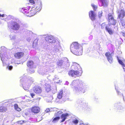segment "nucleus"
<instances>
[{"label": "nucleus", "instance_id": "5701e85b", "mask_svg": "<svg viewBox=\"0 0 125 125\" xmlns=\"http://www.w3.org/2000/svg\"><path fill=\"white\" fill-rule=\"evenodd\" d=\"M40 111V108L38 106H35L32 107L31 109V111L32 112L34 113H38Z\"/></svg>", "mask_w": 125, "mask_h": 125}, {"label": "nucleus", "instance_id": "39448f33", "mask_svg": "<svg viewBox=\"0 0 125 125\" xmlns=\"http://www.w3.org/2000/svg\"><path fill=\"white\" fill-rule=\"evenodd\" d=\"M20 21L18 19L11 21L8 23V27L13 30L18 31L20 27Z\"/></svg>", "mask_w": 125, "mask_h": 125}, {"label": "nucleus", "instance_id": "9b49d317", "mask_svg": "<svg viewBox=\"0 0 125 125\" xmlns=\"http://www.w3.org/2000/svg\"><path fill=\"white\" fill-rule=\"evenodd\" d=\"M61 49V47L60 42L57 41L54 44L53 51L56 52H59Z\"/></svg>", "mask_w": 125, "mask_h": 125}, {"label": "nucleus", "instance_id": "6ab92c4d", "mask_svg": "<svg viewBox=\"0 0 125 125\" xmlns=\"http://www.w3.org/2000/svg\"><path fill=\"white\" fill-rule=\"evenodd\" d=\"M24 53L22 52H18L15 53L14 55L15 57L18 59H20L23 57Z\"/></svg>", "mask_w": 125, "mask_h": 125}, {"label": "nucleus", "instance_id": "603ef678", "mask_svg": "<svg viewBox=\"0 0 125 125\" xmlns=\"http://www.w3.org/2000/svg\"><path fill=\"white\" fill-rule=\"evenodd\" d=\"M124 70V71L125 72V66L124 64L122 66Z\"/></svg>", "mask_w": 125, "mask_h": 125}, {"label": "nucleus", "instance_id": "09e8293b", "mask_svg": "<svg viewBox=\"0 0 125 125\" xmlns=\"http://www.w3.org/2000/svg\"><path fill=\"white\" fill-rule=\"evenodd\" d=\"M30 73H33L35 72V70L32 69H30Z\"/></svg>", "mask_w": 125, "mask_h": 125}, {"label": "nucleus", "instance_id": "2f4dec72", "mask_svg": "<svg viewBox=\"0 0 125 125\" xmlns=\"http://www.w3.org/2000/svg\"><path fill=\"white\" fill-rule=\"evenodd\" d=\"M41 46L43 48L46 49L47 48L48 45L47 44L46 42H44L41 45Z\"/></svg>", "mask_w": 125, "mask_h": 125}, {"label": "nucleus", "instance_id": "37998d69", "mask_svg": "<svg viewBox=\"0 0 125 125\" xmlns=\"http://www.w3.org/2000/svg\"><path fill=\"white\" fill-rule=\"evenodd\" d=\"M37 0H29V2L31 4H34L35 1Z\"/></svg>", "mask_w": 125, "mask_h": 125}, {"label": "nucleus", "instance_id": "680f3d73", "mask_svg": "<svg viewBox=\"0 0 125 125\" xmlns=\"http://www.w3.org/2000/svg\"><path fill=\"white\" fill-rule=\"evenodd\" d=\"M123 36H124V34H123Z\"/></svg>", "mask_w": 125, "mask_h": 125}, {"label": "nucleus", "instance_id": "4c0bfd02", "mask_svg": "<svg viewBox=\"0 0 125 125\" xmlns=\"http://www.w3.org/2000/svg\"><path fill=\"white\" fill-rule=\"evenodd\" d=\"M117 60L118 61V62L122 66L124 65V63L121 60H120L119 59L118 56L117 57Z\"/></svg>", "mask_w": 125, "mask_h": 125}, {"label": "nucleus", "instance_id": "20e7f679", "mask_svg": "<svg viewBox=\"0 0 125 125\" xmlns=\"http://www.w3.org/2000/svg\"><path fill=\"white\" fill-rule=\"evenodd\" d=\"M33 79L32 78L29 77L27 78L21 79L20 82L22 83V85L24 89L27 91H29L31 85L33 82Z\"/></svg>", "mask_w": 125, "mask_h": 125}, {"label": "nucleus", "instance_id": "72a5a7b5", "mask_svg": "<svg viewBox=\"0 0 125 125\" xmlns=\"http://www.w3.org/2000/svg\"><path fill=\"white\" fill-rule=\"evenodd\" d=\"M79 122L78 120L77 119H74L72 121V125H77Z\"/></svg>", "mask_w": 125, "mask_h": 125}, {"label": "nucleus", "instance_id": "58836bf2", "mask_svg": "<svg viewBox=\"0 0 125 125\" xmlns=\"http://www.w3.org/2000/svg\"><path fill=\"white\" fill-rule=\"evenodd\" d=\"M13 67L11 65H10L9 64L8 65L7 67V68L9 70L11 71L13 69Z\"/></svg>", "mask_w": 125, "mask_h": 125}, {"label": "nucleus", "instance_id": "f257e3e1", "mask_svg": "<svg viewBox=\"0 0 125 125\" xmlns=\"http://www.w3.org/2000/svg\"><path fill=\"white\" fill-rule=\"evenodd\" d=\"M70 86L73 88L75 93L77 94L84 93L88 88L85 83L78 79L73 81Z\"/></svg>", "mask_w": 125, "mask_h": 125}, {"label": "nucleus", "instance_id": "13d9d810", "mask_svg": "<svg viewBox=\"0 0 125 125\" xmlns=\"http://www.w3.org/2000/svg\"><path fill=\"white\" fill-rule=\"evenodd\" d=\"M51 99H52V96H51Z\"/></svg>", "mask_w": 125, "mask_h": 125}, {"label": "nucleus", "instance_id": "cd10ccee", "mask_svg": "<svg viewBox=\"0 0 125 125\" xmlns=\"http://www.w3.org/2000/svg\"><path fill=\"white\" fill-rule=\"evenodd\" d=\"M118 21L119 23L121 24L122 26L124 27V28L125 27V21L124 20H119Z\"/></svg>", "mask_w": 125, "mask_h": 125}, {"label": "nucleus", "instance_id": "393cba45", "mask_svg": "<svg viewBox=\"0 0 125 125\" xmlns=\"http://www.w3.org/2000/svg\"><path fill=\"white\" fill-rule=\"evenodd\" d=\"M110 26V24H107L105 22L102 23L101 24V27L102 29H105L106 30L108 27H109Z\"/></svg>", "mask_w": 125, "mask_h": 125}, {"label": "nucleus", "instance_id": "f03ea898", "mask_svg": "<svg viewBox=\"0 0 125 125\" xmlns=\"http://www.w3.org/2000/svg\"><path fill=\"white\" fill-rule=\"evenodd\" d=\"M0 51V57L2 62L3 66H5L7 65L8 60L11 57L9 53H7V49L4 46L1 47Z\"/></svg>", "mask_w": 125, "mask_h": 125}, {"label": "nucleus", "instance_id": "dca6fc26", "mask_svg": "<svg viewBox=\"0 0 125 125\" xmlns=\"http://www.w3.org/2000/svg\"><path fill=\"white\" fill-rule=\"evenodd\" d=\"M77 103L80 104V106L81 108H85L88 106L87 103H85V101H82L80 99L78 100Z\"/></svg>", "mask_w": 125, "mask_h": 125}, {"label": "nucleus", "instance_id": "c9c22d12", "mask_svg": "<svg viewBox=\"0 0 125 125\" xmlns=\"http://www.w3.org/2000/svg\"><path fill=\"white\" fill-rule=\"evenodd\" d=\"M14 107L15 109L17 111H20L21 110V109L18 107V105L17 104H14Z\"/></svg>", "mask_w": 125, "mask_h": 125}, {"label": "nucleus", "instance_id": "e2e57ef3", "mask_svg": "<svg viewBox=\"0 0 125 125\" xmlns=\"http://www.w3.org/2000/svg\"><path fill=\"white\" fill-rule=\"evenodd\" d=\"M33 15H32L31 16H32Z\"/></svg>", "mask_w": 125, "mask_h": 125}, {"label": "nucleus", "instance_id": "b1692460", "mask_svg": "<svg viewBox=\"0 0 125 125\" xmlns=\"http://www.w3.org/2000/svg\"><path fill=\"white\" fill-rule=\"evenodd\" d=\"M27 65V66L31 69L32 68L34 67V63L32 61H29L28 62Z\"/></svg>", "mask_w": 125, "mask_h": 125}, {"label": "nucleus", "instance_id": "a878e982", "mask_svg": "<svg viewBox=\"0 0 125 125\" xmlns=\"http://www.w3.org/2000/svg\"><path fill=\"white\" fill-rule=\"evenodd\" d=\"M106 31L111 35H112L114 32V31L111 28L110 26L107 28Z\"/></svg>", "mask_w": 125, "mask_h": 125}, {"label": "nucleus", "instance_id": "2eb2a0df", "mask_svg": "<svg viewBox=\"0 0 125 125\" xmlns=\"http://www.w3.org/2000/svg\"><path fill=\"white\" fill-rule=\"evenodd\" d=\"M108 0H99V4L100 6L106 7L108 6Z\"/></svg>", "mask_w": 125, "mask_h": 125}, {"label": "nucleus", "instance_id": "79ce46f5", "mask_svg": "<svg viewBox=\"0 0 125 125\" xmlns=\"http://www.w3.org/2000/svg\"><path fill=\"white\" fill-rule=\"evenodd\" d=\"M115 89L116 90L118 95H121L122 94V96H123V95L122 94H121L120 92L118 91V89H117L116 86H115Z\"/></svg>", "mask_w": 125, "mask_h": 125}, {"label": "nucleus", "instance_id": "864d4df0", "mask_svg": "<svg viewBox=\"0 0 125 125\" xmlns=\"http://www.w3.org/2000/svg\"><path fill=\"white\" fill-rule=\"evenodd\" d=\"M4 14H2L1 15L0 14V17H4Z\"/></svg>", "mask_w": 125, "mask_h": 125}, {"label": "nucleus", "instance_id": "bf43d9fd", "mask_svg": "<svg viewBox=\"0 0 125 125\" xmlns=\"http://www.w3.org/2000/svg\"><path fill=\"white\" fill-rule=\"evenodd\" d=\"M17 64H20V63H17Z\"/></svg>", "mask_w": 125, "mask_h": 125}, {"label": "nucleus", "instance_id": "e433bc0d", "mask_svg": "<svg viewBox=\"0 0 125 125\" xmlns=\"http://www.w3.org/2000/svg\"><path fill=\"white\" fill-rule=\"evenodd\" d=\"M113 13H110L108 14V18L109 21L114 18L113 16Z\"/></svg>", "mask_w": 125, "mask_h": 125}, {"label": "nucleus", "instance_id": "c85d7f7f", "mask_svg": "<svg viewBox=\"0 0 125 125\" xmlns=\"http://www.w3.org/2000/svg\"><path fill=\"white\" fill-rule=\"evenodd\" d=\"M7 110V108L5 107L2 106L0 107V112H5Z\"/></svg>", "mask_w": 125, "mask_h": 125}, {"label": "nucleus", "instance_id": "1a4fd4ad", "mask_svg": "<svg viewBox=\"0 0 125 125\" xmlns=\"http://www.w3.org/2000/svg\"><path fill=\"white\" fill-rule=\"evenodd\" d=\"M41 84L43 85L46 91L48 92L51 91V86L50 83L51 82L50 81H47V80H42L41 82Z\"/></svg>", "mask_w": 125, "mask_h": 125}, {"label": "nucleus", "instance_id": "ea45409f", "mask_svg": "<svg viewBox=\"0 0 125 125\" xmlns=\"http://www.w3.org/2000/svg\"><path fill=\"white\" fill-rule=\"evenodd\" d=\"M91 6L93 8L94 10H96V9H97V5H95L94 4H91Z\"/></svg>", "mask_w": 125, "mask_h": 125}, {"label": "nucleus", "instance_id": "4be33fe9", "mask_svg": "<svg viewBox=\"0 0 125 125\" xmlns=\"http://www.w3.org/2000/svg\"><path fill=\"white\" fill-rule=\"evenodd\" d=\"M63 93V91L62 90H61L57 94V98L56 99V100L55 101V102H59L58 100V99H61L62 97Z\"/></svg>", "mask_w": 125, "mask_h": 125}, {"label": "nucleus", "instance_id": "7c9ffc66", "mask_svg": "<svg viewBox=\"0 0 125 125\" xmlns=\"http://www.w3.org/2000/svg\"><path fill=\"white\" fill-rule=\"evenodd\" d=\"M21 11L23 13H28L29 12L28 10L25 9V8H22Z\"/></svg>", "mask_w": 125, "mask_h": 125}, {"label": "nucleus", "instance_id": "0eeeda50", "mask_svg": "<svg viewBox=\"0 0 125 125\" xmlns=\"http://www.w3.org/2000/svg\"><path fill=\"white\" fill-rule=\"evenodd\" d=\"M36 1V0L35 1V2ZM37 2H36V4L35 3L34 4H32L35 5H34V7H31L32 11L34 10L35 11V10L36 11H37L36 12L40 11L42 7V2L40 0H37Z\"/></svg>", "mask_w": 125, "mask_h": 125}, {"label": "nucleus", "instance_id": "c756f323", "mask_svg": "<svg viewBox=\"0 0 125 125\" xmlns=\"http://www.w3.org/2000/svg\"><path fill=\"white\" fill-rule=\"evenodd\" d=\"M56 117L54 118L52 120V122L53 123H55L57 122L60 119V116H56Z\"/></svg>", "mask_w": 125, "mask_h": 125}, {"label": "nucleus", "instance_id": "de8ad7c7", "mask_svg": "<svg viewBox=\"0 0 125 125\" xmlns=\"http://www.w3.org/2000/svg\"><path fill=\"white\" fill-rule=\"evenodd\" d=\"M31 40V38L30 37L28 38H27V41L29 42H30Z\"/></svg>", "mask_w": 125, "mask_h": 125}, {"label": "nucleus", "instance_id": "a211bd4d", "mask_svg": "<svg viewBox=\"0 0 125 125\" xmlns=\"http://www.w3.org/2000/svg\"><path fill=\"white\" fill-rule=\"evenodd\" d=\"M71 68L72 69H74V70H80L81 69V68L79 64L75 62L73 63Z\"/></svg>", "mask_w": 125, "mask_h": 125}, {"label": "nucleus", "instance_id": "052dcab7", "mask_svg": "<svg viewBox=\"0 0 125 125\" xmlns=\"http://www.w3.org/2000/svg\"><path fill=\"white\" fill-rule=\"evenodd\" d=\"M123 36H124V34H123Z\"/></svg>", "mask_w": 125, "mask_h": 125}, {"label": "nucleus", "instance_id": "bb28decb", "mask_svg": "<svg viewBox=\"0 0 125 125\" xmlns=\"http://www.w3.org/2000/svg\"><path fill=\"white\" fill-rule=\"evenodd\" d=\"M38 40V39H35L33 43V47L34 48H36V47L37 46V42Z\"/></svg>", "mask_w": 125, "mask_h": 125}, {"label": "nucleus", "instance_id": "5fc2aeb1", "mask_svg": "<svg viewBox=\"0 0 125 125\" xmlns=\"http://www.w3.org/2000/svg\"><path fill=\"white\" fill-rule=\"evenodd\" d=\"M69 83L68 81H66L65 83V84L67 85H68Z\"/></svg>", "mask_w": 125, "mask_h": 125}, {"label": "nucleus", "instance_id": "4d7b16f0", "mask_svg": "<svg viewBox=\"0 0 125 125\" xmlns=\"http://www.w3.org/2000/svg\"><path fill=\"white\" fill-rule=\"evenodd\" d=\"M93 37V36L92 35H91L89 37V38H92Z\"/></svg>", "mask_w": 125, "mask_h": 125}, {"label": "nucleus", "instance_id": "ddd939ff", "mask_svg": "<svg viewBox=\"0 0 125 125\" xmlns=\"http://www.w3.org/2000/svg\"><path fill=\"white\" fill-rule=\"evenodd\" d=\"M118 19L119 20H123V19L125 16V12L124 10H121L118 11Z\"/></svg>", "mask_w": 125, "mask_h": 125}, {"label": "nucleus", "instance_id": "473e14b6", "mask_svg": "<svg viewBox=\"0 0 125 125\" xmlns=\"http://www.w3.org/2000/svg\"><path fill=\"white\" fill-rule=\"evenodd\" d=\"M109 21L110 23L114 25H115L116 23V21L114 18L110 20Z\"/></svg>", "mask_w": 125, "mask_h": 125}, {"label": "nucleus", "instance_id": "9d476101", "mask_svg": "<svg viewBox=\"0 0 125 125\" xmlns=\"http://www.w3.org/2000/svg\"><path fill=\"white\" fill-rule=\"evenodd\" d=\"M82 73L81 69L80 70H72L69 71L68 74L69 75L72 77H74L75 75L79 77L81 75Z\"/></svg>", "mask_w": 125, "mask_h": 125}, {"label": "nucleus", "instance_id": "8fccbe9b", "mask_svg": "<svg viewBox=\"0 0 125 125\" xmlns=\"http://www.w3.org/2000/svg\"><path fill=\"white\" fill-rule=\"evenodd\" d=\"M30 94L32 97L33 98V96L35 95L34 94V93H31Z\"/></svg>", "mask_w": 125, "mask_h": 125}, {"label": "nucleus", "instance_id": "f8f14e48", "mask_svg": "<svg viewBox=\"0 0 125 125\" xmlns=\"http://www.w3.org/2000/svg\"><path fill=\"white\" fill-rule=\"evenodd\" d=\"M114 54L113 53H110L109 52H107L105 53V56L107 57V60L110 63H113V60L112 57L113 56V54Z\"/></svg>", "mask_w": 125, "mask_h": 125}, {"label": "nucleus", "instance_id": "aec40b11", "mask_svg": "<svg viewBox=\"0 0 125 125\" xmlns=\"http://www.w3.org/2000/svg\"><path fill=\"white\" fill-rule=\"evenodd\" d=\"M89 16L92 21H93L95 20V14L93 11H91L89 12Z\"/></svg>", "mask_w": 125, "mask_h": 125}, {"label": "nucleus", "instance_id": "412c9836", "mask_svg": "<svg viewBox=\"0 0 125 125\" xmlns=\"http://www.w3.org/2000/svg\"><path fill=\"white\" fill-rule=\"evenodd\" d=\"M69 116L68 114L66 113L62 114L61 116V118L62 119V120L61 121V122H64L66 118L67 117Z\"/></svg>", "mask_w": 125, "mask_h": 125}, {"label": "nucleus", "instance_id": "a19ab883", "mask_svg": "<svg viewBox=\"0 0 125 125\" xmlns=\"http://www.w3.org/2000/svg\"><path fill=\"white\" fill-rule=\"evenodd\" d=\"M9 36L10 38V39L11 40H13L15 39V35L13 34L10 35Z\"/></svg>", "mask_w": 125, "mask_h": 125}, {"label": "nucleus", "instance_id": "f704fd0d", "mask_svg": "<svg viewBox=\"0 0 125 125\" xmlns=\"http://www.w3.org/2000/svg\"><path fill=\"white\" fill-rule=\"evenodd\" d=\"M63 112L61 111H59L58 112L56 113L55 114V116H59L62 114Z\"/></svg>", "mask_w": 125, "mask_h": 125}, {"label": "nucleus", "instance_id": "6e6552de", "mask_svg": "<svg viewBox=\"0 0 125 125\" xmlns=\"http://www.w3.org/2000/svg\"><path fill=\"white\" fill-rule=\"evenodd\" d=\"M69 61L68 59L66 58H64V61L62 60H59L57 62V65L60 67H64L69 66Z\"/></svg>", "mask_w": 125, "mask_h": 125}, {"label": "nucleus", "instance_id": "7ed1b4c3", "mask_svg": "<svg viewBox=\"0 0 125 125\" xmlns=\"http://www.w3.org/2000/svg\"><path fill=\"white\" fill-rule=\"evenodd\" d=\"M71 51L73 54L77 55L82 54V46L77 42H73L70 45Z\"/></svg>", "mask_w": 125, "mask_h": 125}, {"label": "nucleus", "instance_id": "6e6d98bb", "mask_svg": "<svg viewBox=\"0 0 125 125\" xmlns=\"http://www.w3.org/2000/svg\"><path fill=\"white\" fill-rule=\"evenodd\" d=\"M80 125H88L86 124H84L83 123H82L80 124Z\"/></svg>", "mask_w": 125, "mask_h": 125}, {"label": "nucleus", "instance_id": "c03bdc74", "mask_svg": "<svg viewBox=\"0 0 125 125\" xmlns=\"http://www.w3.org/2000/svg\"><path fill=\"white\" fill-rule=\"evenodd\" d=\"M55 78H53V80L54 81V82H56V83H59V82H60V81H56V80L57 79H58V78H57V76H55V77H54ZM59 81H60V80H59Z\"/></svg>", "mask_w": 125, "mask_h": 125}, {"label": "nucleus", "instance_id": "3c124183", "mask_svg": "<svg viewBox=\"0 0 125 125\" xmlns=\"http://www.w3.org/2000/svg\"><path fill=\"white\" fill-rule=\"evenodd\" d=\"M15 62V60L13 59H11V63H12L13 62Z\"/></svg>", "mask_w": 125, "mask_h": 125}, {"label": "nucleus", "instance_id": "4468645a", "mask_svg": "<svg viewBox=\"0 0 125 125\" xmlns=\"http://www.w3.org/2000/svg\"><path fill=\"white\" fill-rule=\"evenodd\" d=\"M35 93L40 94L42 92V88L38 86H36L34 87L32 90Z\"/></svg>", "mask_w": 125, "mask_h": 125}, {"label": "nucleus", "instance_id": "f3484780", "mask_svg": "<svg viewBox=\"0 0 125 125\" xmlns=\"http://www.w3.org/2000/svg\"><path fill=\"white\" fill-rule=\"evenodd\" d=\"M114 109L116 110H120L123 108L121 104L119 103H115L114 105Z\"/></svg>", "mask_w": 125, "mask_h": 125}, {"label": "nucleus", "instance_id": "49530a36", "mask_svg": "<svg viewBox=\"0 0 125 125\" xmlns=\"http://www.w3.org/2000/svg\"><path fill=\"white\" fill-rule=\"evenodd\" d=\"M50 111V109L49 108H48L46 109V110L45 111V113H47Z\"/></svg>", "mask_w": 125, "mask_h": 125}, {"label": "nucleus", "instance_id": "a18cd8bd", "mask_svg": "<svg viewBox=\"0 0 125 125\" xmlns=\"http://www.w3.org/2000/svg\"><path fill=\"white\" fill-rule=\"evenodd\" d=\"M102 13L103 12L102 11H101L98 12V16L99 18H101L102 16Z\"/></svg>", "mask_w": 125, "mask_h": 125}, {"label": "nucleus", "instance_id": "423d86ee", "mask_svg": "<svg viewBox=\"0 0 125 125\" xmlns=\"http://www.w3.org/2000/svg\"><path fill=\"white\" fill-rule=\"evenodd\" d=\"M43 37L45 38L46 42L49 43H55L56 41V39L53 36L51 35H43Z\"/></svg>", "mask_w": 125, "mask_h": 125}]
</instances>
